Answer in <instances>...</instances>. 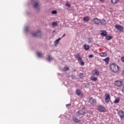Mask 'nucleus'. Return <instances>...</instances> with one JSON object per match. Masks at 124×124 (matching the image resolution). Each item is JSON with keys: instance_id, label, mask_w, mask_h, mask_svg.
<instances>
[{"instance_id": "nucleus-37", "label": "nucleus", "mask_w": 124, "mask_h": 124, "mask_svg": "<svg viewBox=\"0 0 124 124\" xmlns=\"http://www.w3.org/2000/svg\"><path fill=\"white\" fill-rule=\"evenodd\" d=\"M66 6H68V7H70V5L69 3H67L66 4Z\"/></svg>"}, {"instance_id": "nucleus-17", "label": "nucleus", "mask_w": 124, "mask_h": 124, "mask_svg": "<svg viewBox=\"0 0 124 124\" xmlns=\"http://www.w3.org/2000/svg\"><path fill=\"white\" fill-rule=\"evenodd\" d=\"M98 109L101 112H104V111H105V108H104V107L102 106H99Z\"/></svg>"}, {"instance_id": "nucleus-31", "label": "nucleus", "mask_w": 124, "mask_h": 124, "mask_svg": "<svg viewBox=\"0 0 124 124\" xmlns=\"http://www.w3.org/2000/svg\"><path fill=\"white\" fill-rule=\"evenodd\" d=\"M119 1H120V0H111V2L114 4L117 3Z\"/></svg>"}, {"instance_id": "nucleus-25", "label": "nucleus", "mask_w": 124, "mask_h": 124, "mask_svg": "<svg viewBox=\"0 0 124 124\" xmlns=\"http://www.w3.org/2000/svg\"><path fill=\"white\" fill-rule=\"evenodd\" d=\"M73 121L77 124H79V123H80V121H79V120H78L77 118H73Z\"/></svg>"}, {"instance_id": "nucleus-10", "label": "nucleus", "mask_w": 124, "mask_h": 124, "mask_svg": "<svg viewBox=\"0 0 124 124\" xmlns=\"http://www.w3.org/2000/svg\"><path fill=\"white\" fill-rule=\"evenodd\" d=\"M89 102L91 104L93 105V104H95L96 101H95V100L93 99V98H90L89 100Z\"/></svg>"}, {"instance_id": "nucleus-7", "label": "nucleus", "mask_w": 124, "mask_h": 124, "mask_svg": "<svg viewBox=\"0 0 124 124\" xmlns=\"http://www.w3.org/2000/svg\"><path fill=\"white\" fill-rule=\"evenodd\" d=\"M114 84L117 87H121V86H123L124 83L122 81L117 80L115 82Z\"/></svg>"}, {"instance_id": "nucleus-5", "label": "nucleus", "mask_w": 124, "mask_h": 124, "mask_svg": "<svg viewBox=\"0 0 124 124\" xmlns=\"http://www.w3.org/2000/svg\"><path fill=\"white\" fill-rule=\"evenodd\" d=\"M114 28L118 31H124V27L121 25L116 24L114 26Z\"/></svg>"}, {"instance_id": "nucleus-38", "label": "nucleus", "mask_w": 124, "mask_h": 124, "mask_svg": "<svg viewBox=\"0 0 124 124\" xmlns=\"http://www.w3.org/2000/svg\"><path fill=\"white\" fill-rule=\"evenodd\" d=\"M71 105V104H66V107H69V106H70Z\"/></svg>"}, {"instance_id": "nucleus-23", "label": "nucleus", "mask_w": 124, "mask_h": 124, "mask_svg": "<svg viewBox=\"0 0 124 124\" xmlns=\"http://www.w3.org/2000/svg\"><path fill=\"white\" fill-rule=\"evenodd\" d=\"M100 56H101V57H106V56H107V53L106 52L100 53Z\"/></svg>"}, {"instance_id": "nucleus-26", "label": "nucleus", "mask_w": 124, "mask_h": 124, "mask_svg": "<svg viewBox=\"0 0 124 124\" xmlns=\"http://www.w3.org/2000/svg\"><path fill=\"white\" fill-rule=\"evenodd\" d=\"M58 21L55 22H52L51 25L52 27H57L58 26Z\"/></svg>"}, {"instance_id": "nucleus-3", "label": "nucleus", "mask_w": 124, "mask_h": 124, "mask_svg": "<svg viewBox=\"0 0 124 124\" xmlns=\"http://www.w3.org/2000/svg\"><path fill=\"white\" fill-rule=\"evenodd\" d=\"M110 69L112 72H118V71H119V66L117 65L115 63H112L110 66Z\"/></svg>"}, {"instance_id": "nucleus-8", "label": "nucleus", "mask_w": 124, "mask_h": 124, "mask_svg": "<svg viewBox=\"0 0 124 124\" xmlns=\"http://www.w3.org/2000/svg\"><path fill=\"white\" fill-rule=\"evenodd\" d=\"M92 74L94 76H98L100 74L99 71L95 69L92 71Z\"/></svg>"}, {"instance_id": "nucleus-2", "label": "nucleus", "mask_w": 124, "mask_h": 124, "mask_svg": "<svg viewBox=\"0 0 124 124\" xmlns=\"http://www.w3.org/2000/svg\"><path fill=\"white\" fill-rule=\"evenodd\" d=\"M31 34L33 37H42V32L40 30H38L35 32H32Z\"/></svg>"}, {"instance_id": "nucleus-33", "label": "nucleus", "mask_w": 124, "mask_h": 124, "mask_svg": "<svg viewBox=\"0 0 124 124\" xmlns=\"http://www.w3.org/2000/svg\"><path fill=\"white\" fill-rule=\"evenodd\" d=\"M51 14H53V15L57 14V11L53 10L51 11Z\"/></svg>"}, {"instance_id": "nucleus-20", "label": "nucleus", "mask_w": 124, "mask_h": 124, "mask_svg": "<svg viewBox=\"0 0 124 124\" xmlns=\"http://www.w3.org/2000/svg\"><path fill=\"white\" fill-rule=\"evenodd\" d=\"M101 35H103V36H106V35H107V32L105 31H101Z\"/></svg>"}, {"instance_id": "nucleus-22", "label": "nucleus", "mask_w": 124, "mask_h": 124, "mask_svg": "<svg viewBox=\"0 0 124 124\" xmlns=\"http://www.w3.org/2000/svg\"><path fill=\"white\" fill-rule=\"evenodd\" d=\"M113 38V37L111 35H108L106 36V39L107 40H110V39H112Z\"/></svg>"}, {"instance_id": "nucleus-40", "label": "nucleus", "mask_w": 124, "mask_h": 124, "mask_svg": "<svg viewBox=\"0 0 124 124\" xmlns=\"http://www.w3.org/2000/svg\"><path fill=\"white\" fill-rule=\"evenodd\" d=\"M121 61H122V62H124V57H122L121 58Z\"/></svg>"}, {"instance_id": "nucleus-28", "label": "nucleus", "mask_w": 124, "mask_h": 124, "mask_svg": "<svg viewBox=\"0 0 124 124\" xmlns=\"http://www.w3.org/2000/svg\"><path fill=\"white\" fill-rule=\"evenodd\" d=\"M84 48L85 50H89V49H90V46H89L87 45H85L84 46Z\"/></svg>"}, {"instance_id": "nucleus-15", "label": "nucleus", "mask_w": 124, "mask_h": 124, "mask_svg": "<svg viewBox=\"0 0 124 124\" xmlns=\"http://www.w3.org/2000/svg\"><path fill=\"white\" fill-rule=\"evenodd\" d=\"M90 79L91 80V81H93L94 82H96V81H97V77H95L93 76H92L90 77Z\"/></svg>"}, {"instance_id": "nucleus-13", "label": "nucleus", "mask_w": 124, "mask_h": 124, "mask_svg": "<svg viewBox=\"0 0 124 124\" xmlns=\"http://www.w3.org/2000/svg\"><path fill=\"white\" fill-rule=\"evenodd\" d=\"M101 25H102L103 26H104L107 24V22H106V20L105 19H102V20H100V22Z\"/></svg>"}, {"instance_id": "nucleus-34", "label": "nucleus", "mask_w": 124, "mask_h": 124, "mask_svg": "<svg viewBox=\"0 0 124 124\" xmlns=\"http://www.w3.org/2000/svg\"><path fill=\"white\" fill-rule=\"evenodd\" d=\"M78 75L80 78H83V77H84L82 73H79Z\"/></svg>"}, {"instance_id": "nucleus-41", "label": "nucleus", "mask_w": 124, "mask_h": 124, "mask_svg": "<svg viewBox=\"0 0 124 124\" xmlns=\"http://www.w3.org/2000/svg\"><path fill=\"white\" fill-rule=\"evenodd\" d=\"M64 36H65V34H63L62 36L60 37V38H61V39H62V37H64Z\"/></svg>"}, {"instance_id": "nucleus-12", "label": "nucleus", "mask_w": 124, "mask_h": 124, "mask_svg": "<svg viewBox=\"0 0 124 124\" xmlns=\"http://www.w3.org/2000/svg\"><path fill=\"white\" fill-rule=\"evenodd\" d=\"M85 112H84V110H78L77 114L78 116H82V115H84Z\"/></svg>"}, {"instance_id": "nucleus-6", "label": "nucleus", "mask_w": 124, "mask_h": 124, "mask_svg": "<svg viewBox=\"0 0 124 124\" xmlns=\"http://www.w3.org/2000/svg\"><path fill=\"white\" fill-rule=\"evenodd\" d=\"M105 102L106 103H109V102L110 101V95L107 93H105Z\"/></svg>"}, {"instance_id": "nucleus-29", "label": "nucleus", "mask_w": 124, "mask_h": 124, "mask_svg": "<svg viewBox=\"0 0 124 124\" xmlns=\"http://www.w3.org/2000/svg\"><path fill=\"white\" fill-rule=\"evenodd\" d=\"M83 21H85V22H87L89 21V16H86L83 18Z\"/></svg>"}, {"instance_id": "nucleus-32", "label": "nucleus", "mask_w": 124, "mask_h": 124, "mask_svg": "<svg viewBox=\"0 0 124 124\" xmlns=\"http://www.w3.org/2000/svg\"><path fill=\"white\" fill-rule=\"evenodd\" d=\"M24 31L26 32H28L29 31V26H25L24 27Z\"/></svg>"}, {"instance_id": "nucleus-11", "label": "nucleus", "mask_w": 124, "mask_h": 124, "mask_svg": "<svg viewBox=\"0 0 124 124\" xmlns=\"http://www.w3.org/2000/svg\"><path fill=\"white\" fill-rule=\"evenodd\" d=\"M93 21H94V24H95L96 25H98L100 24V20L97 19V18H94Z\"/></svg>"}, {"instance_id": "nucleus-36", "label": "nucleus", "mask_w": 124, "mask_h": 124, "mask_svg": "<svg viewBox=\"0 0 124 124\" xmlns=\"http://www.w3.org/2000/svg\"><path fill=\"white\" fill-rule=\"evenodd\" d=\"M89 58H93V55L91 54V55H89Z\"/></svg>"}, {"instance_id": "nucleus-1", "label": "nucleus", "mask_w": 124, "mask_h": 124, "mask_svg": "<svg viewBox=\"0 0 124 124\" xmlns=\"http://www.w3.org/2000/svg\"><path fill=\"white\" fill-rule=\"evenodd\" d=\"M31 4L35 11L37 12H39V11H40L41 8L40 6H41V4L39 3V1H38V0H31Z\"/></svg>"}, {"instance_id": "nucleus-14", "label": "nucleus", "mask_w": 124, "mask_h": 124, "mask_svg": "<svg viewBox=\"0 0 124 124\" xmlns=\"http://www.w3.org/2000/svg\"><path fill=\"white\" fill-rule=\"evenodd\" d=\"M36 54L37 57H38V58H42V57H43V54L39 51H37Z\"/></svg>"}, {"instance_id": "nucleus-4", "label": "nucleus", "mask_w": 124, "mask_h": 124, "mask_svg": "<svg viewBox=\"0 0 124 124\" xmlns=\"http://www.w3.org/2000/svg\"><path fill=\"white\" fill-rule=\"evenodd\" d=\"M118 115L119 116L121 120H123L124 119V111L121 109H120L117 112Z\"/></svg>"}, {"instance_id": "nucleus-21", "label": "nucleus", "mask_w": 124, "mask_h": 124, "mask_svg": "<svg viewBox=\"0 0 124 124\" xmlns=\"http://www.w3.org/2000/svg\"><path fill=\"white\" fill-rule=\"evenodd\" d=\"M104 62H105L106 64H108V63H109V57H107V58L104 59Z\"/></svg>"}, {"instance_id": "nucleus-16", "label": "nucleus", "mask_w": 124, "mask_h": 124, "mask_svg": "<svg viewBox=\"0 0 124 124\" xmlns=\"http://www.w3.org/2000/svg\"><path fill=\"white\" fill-rule=\"evenodd\" d=\"M46 61L50 62H52V61H53V58H52L51 56L48 55V56L46 58Z\"/></svg>"}, {"instance_id": "nucleus-18", "label": "nucleus", "mask_w": 124, "mask_h": 124, "mask_svg": "<svg viewBox=\"0 0 124 124\" xmlns=\"http://www.w3.org/2000/svg\"><path fill=\"white\" fill-rule=\"evenodd\" d=\"M78 62L80 65H84V64H85V63H84L82 60V58H79Z\"/></svg>"}, {"instance_id": "nucleus-42", "label": "nucleus", "mask_w": 124, "mask_h": 124, "mask_svg": "<svg viewBox=\"0 0 124 124\" xmlns=\"http://www.w3.org/2000/svg\"><path fill=\"white\" fill-rule=\"evenodd\" d=\"M100 1H102V0H99Z\"/></svg>"}, {"instance_id": "nucleus-19", "label": "nucleus", "mask_w": 124, "mask_h": 124, "mask_svg": "<svg viewBox=\"0 0 124 124\" xmlns=\"http://www.w3.org/2000/svg\"><path fill=\"white\" fill-rule=\"evenodd\" d=\"M62 39V38H59L58 39L54 41V44H55V46H57L58 45V44H59V42L60 41V40H61Z\"/></svg>"}, {"instance_id": "nucleus-9", "label": "nucleus", "mask_w": 124, "mask_h": 124, "mask_svg": "<svg viewBox=\"0 0 124 124\" xmlns=\"http://www.w3.org/2000/svg\"><path fill=\"white\" fill-rule=\"evenodd\" d=\"M76 94L79 96V97H82L83 96V94L81 93V90H80V89H77Z\"/></svg>"}, {"instance_id": "nucleus-35", "label": "nucleus", "mask_w": 124, "mask_h": 124, "mask_svg": "<svg viewBox=\"0 0 124 124\" xmlns=\"http://www.w3.org/2000/svg\"><path fill=\"white\" fill-rule=\"evenodd\" d=\"M88 42L89 43H90V42H92V39L91 38H88Z\"/></svg>"}, {"instance_id": "nucleus-24", "label": "nucleus", "mask_w": 124, "mask_h": 124, "mask_svg": "<svg viewBox=\"0 0 124 124\" xmlns=\"http://www.w3.org/2000/svg\"><path fill=\"white\" fill-rule=\"evenodd\" d=\"M119 102H120V98H119V97H117L114 101V103L115 104H116L117 103H119Z\"/></svg>"}, {"instance_id": "nucleus-30", "label": "nucleus", "mask_w": 124, "mask_h": 124, "mask_svg": "<svg viewBox=\"0 0 124 124\" xmlns=\"http://www.w3.org/2000/svg\"><path fill=\"white\" fill-rule=\"evenodd\" d=\"M62 71H67V70H69V68L68 67H63L62 68Z\"/></svg>"}, {"instance_id": "nucleus-27", "label": "nucleus", "mask_w": 124, "mask_h": 124, "mask_svg": "<svg viewBox=\"0 0 124 124\" xmlns=\"http://www.w3.org/2000/svg\"><path fill=\"white\" fill-rule=\"evenodd\" d=\"M76 59H78V61H79V59H82V58L80 57V54H78L75 55Z\"/></svg>"}, {"instance_id": "nucleus-39", "label": "nucleus", "mask_w": 124, "mask_h": 124, "mask_svg": "<svg viewBox=\"0 0 124 124\" xmlns=\"http://www.w3.org/2000/svg\"><path fill=\"white\" fill-rule=\"evenodd\" d=\"M121 91H122V93H124V87H123Z\"/></svg>"}]
</instances>
